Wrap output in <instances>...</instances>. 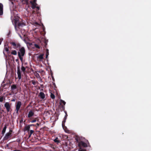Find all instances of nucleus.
<instances>
[{
    "label": "nucleus",
    "instance_id": "f257e3e1",
    "mask_svg": "<svg viewBox=\"0 0 151 151\" xmlns=\"http://www.w3.org/2000/svg\"><path fill=\"white\" fill-rule=\"evenodd\" d=\"M10 44L13 48L17 50H18L22 46L18 42L12 41L10 42Z\"/></svg>",
    "mask_w": 151,
    "mask_h": 151
},
{
    "label": "nucleus",
    "instance_id": "f03ea898",
    "mask_svg": "<svg viewBox=\"0 0 151 151\" xmlns=\"http://www.w3.org/2000/svg\"><path fill=\"white\" fill-rule=\"evenodd\" d=\"M36 1L37 0H32L30 1V2L32 5L31 7L32 9H35V8H36L39 10L40 7L39 6H37V4L36 3Z\"/></svg>",
    "mask_w": 151,
    "mask_h": 151
},
{
    "label": "nucleus",
    "instance_id": "7ed1b4c3",
    "mask_svg": "<svg viewBox=\"0 0 151 151\" xmlns=\"http://www.w3.org/2000/svg\"><path fill=\"white\" fill-rule=\"evenodd\" d=\"M18 21L17 20H15L14 21V27L16 29V27H17V24L19 27H22L25 25V23L23 22H19L18 23Z\"/></svg>",
    "mask_w": 151,
    "mask_h": 151
},
{
    "label": "nucleus",
    "instance_id": "20e7f679",
    "mask_svg": "<svg viewBox=\"0 0 151 151\" xmlns=\"http://www.w3.org/2000/svg\"><path fill=\"white\" fill-rule=\"evenodd\" d=\"M19 51L18 52V53H19L20 55L22 56H24L25 53V49L24 47L21 46L20 48L18 49Z\"/></svg>",
    "mask_w": 151,
    "mask_h": 151
},
{
    "label": "nucleus",
    "instance_id": "39448f33",
    "mask_svg": "<svg viewBox=\"0 0 151 151\" xmlns=\"http://www.w3.org/2000/svg\"><path fill=\"white\" fill-rule=\"evenodd\" d=\"M22 105V102L20 101H18L16 103V113L17 114L18 113V112L20 109V108Z\"/></svg>",
    "mask_w": 151,
    "mask_h": 151
},
{
    "label": "nucleus",
    "instance_id": "423d86ee",
    "mask_svg": "<svg viewBox=\"0 0 151 151\" xmlns=\"http://www.w3.org/2000/svg\"><path fill=\"white\" fill-rule=\"evenodd\" d=\"M18 77L19 80L21 79V71L20 70V66L18 65L17 67V72Z\"/></svg>",
    "mask_w": 151,
    "mask_h": 151
},
{
    "label": "nucleus",
    "instance_id": "0eeeda50",
    "mask_svg": "<svg viewBox=\"0 0 151 151\" xmlns=\"http://www.w3.org/2000/svg\"><path fill=\"white\" fill-rule=\"evenodd\" d=\"M78 145V146L80 147L81 146L84 147H87V144L82 141L79 142Z\"/></svg>",
    "mask_w": 151,
    "mask_h": 151
},
{
    "label": "nucleus",
    "instance_id": "6e6552de",
    "mask_svg": "<svg viewBox=\"0 0 151 151\" xmlns=\"http://www.w3.org/2000/svg\"><path fill=\"white\" fill-rule=\"evenodd\" d=\"M4 106L6 108L7 112L9 111L11 108L9 103L8 102H6L4 104Z\"/></svg>",
    "mask_w": 151,
    "mask_h": 151
},
{
    "label": "nucleus",
    "instance_id": "1a4fd4ad",
    "mask_svg": "<svg viewBox=\"0 0 151 151\" xmlns=\"http://www.w3.org/2000/svg\"><path fill=\"white\" fill-rule=\"evenodd\" d=\"M12 133L11 132H8L6 133L4 138V140H7L11 136Z\"/></svg>",
    "mask_w": 151,
    "mask_h": 151
},
{
    "label": "nucleus",
    "instance_id": "9d476101",
    "mask_svg": "<svg viewBox=\"0 0 151 151\" xmlns=\"http://www.w3.org/2000/svg\"><path fill=\"white\" fill-rule=\"evenodd\" d=\"M60 104L62 108V109L64 110L65 109L64 105H65L66 103L63 100L60 99Z\"/></svg>",
    "mask_w": 151,
    "mask_h": 151
},
{
    "label": "nucleus",
    "instance_id": "9b49d317",
    "mask_svg": "<svg viewBox=\"0 0 151 151\" xmlns=\"http://www.w3.org/2000/svg\"><path fill=\"white\" fill-rule=\"evenodd\" d=\"M3 14V4L0 3V16H1Z\"/></svg>",
    "mask_w": 151,
    "mask_h": 151
},
{
    "label": "nucleus",
    "instance_id": "f8f14e48",
    "mask_svg": "<svg viewBox=\"0 0 151 151\" xmlns=\"http://www.w3.org/2000/svg\"><path fill=\"white\" fill-rule=\"evenodd\" d=\"M34 111H33L32 110L30 111L28 113V118L31 117L34 115Z\"/></svg>",
    "mask_w": 151,
    "mask_h": 151
},
{
    "label": "nucleus",
    "instance_id": "ddd939ff",
    "mask_svg": "<svg viewBox=\"0 0 151 151\" xmlns=\"http://www.w3.org/2000/svg\"><path fill=\"white\" fill-rule=\"evenodd\" d=\"M39 96H40V98L42 99H44L45 97V94L42 92H40V93Z\"/></svg>",
    "mask_w": 151,
    "mask_h": 151
},
{
    "label": "nucleus",
    "instance_id": "4468645a",
    "mask_svg": "<svg viewBox=\"0 0 151 151\" xmlns=\"http://www.w3.org/2000/svg\"><path fill=\"white\" fill-rule=\"evenodd\" d=\"M30 128V127L29 125H28L25 126L24 128V131H27L28 132H29Z\"/></svg>",
    "mask_w": 151,
    "mask_h": 151
},
{
    "label": "nucleus",
    "instance_id": "2eb2a0df",
    "mask_svg": "<svg viewBox=\"0 0 151 151\" xmlns=\"http://www.w3.org/2000/svg\"><path fill=\"white\" fill-rule=\"evenodd\" d=\"M11 90L12 91L14 90L17 89V87L16 85L15 84L12 85L11 87Z\"/></svg>",
    "mask_w": 151,
    "mask_h": 151
},
{
    "label": "nucleus",
    "instance_id": "dca6fc26",
    "mask_svg": "<svg viewBox=\"0 0 151 151\" xmlns=\"http://www.w3.org/2000/svg\"><path fill=\"white\" fill-rule=\"evenodd\" d=\"M6 128V125H5L2 131V134L3 135H4V134L5 132Z\"/></svg>",
    "mask_w": 151,
    "mask_h": 151
},
{
    "label": "nucleus",
    "instance_id": "f3484780",
    "mask_svg": "<svg viewBox=\"0 0 151 151\" xmlns=\"http://www.w3.org/2000/svg\"><path fill=\"white\" fill-rule=\"evenodd\" d=\"M43 55H44L43 54H40L37 57V59L40 60H42L43 59Z\"/></svg>",
    "mask_w": 151,
    "mask_h": 151
},
{
    "label": "nucleus",
    "instance_id": "a211bd4d",
    "mask_svg": "<svg viewBox=\"0 0 151 151\" xmlns=\"http://www.w3.org/2000/svg\"><path fill=\"white\" fill-rule=\"evenodd\" d=\"M4 50H5L6 52H7V53L9 52V47L8 45H4Z\"/></svg>",
    "mask_w": 151,
    "mask_h": 151
},
{
    "label": "nucleus",
    "instance_id": "6ab92c4d",
    "mask_svg": "<svg viewBox=\"0 0 151 151\" xmlns=\"http://www.w3.org/2000/svg\"><path fill=\"white\" fill-rule=\"evenodd\" d=\"M21 70L24 73L26 70V68L24 66H23V63H22L21 68Z\"/></svg>",
    "mask_w": 151,
    "mask_h": 151
},
{
    "label": "nucleus",
    "instance_id": "aec40b11",
    "mask_svg": "<svg viewBox=\"0 0 151 151\" xmlns=\"http://www.w3.org/2000/svg\"><path fill=\"white\" fill-rule=\"evenodd\" d=\"M34 74L35 75L37 78H41V77L39 74L38 73H37V72H36Z\"/></svg>",
    "mask_w": 151,
    "mask_h": 151
},
{
    "label": "nucleus",
    "instance_id": "412c9836",
    "mask_svg": "<svg viewBox=\"0 0 151 151\" xmlns=\"http://www.w3.org/2000/svg\"><path fill=\"white\" fill-rule=\"evenodd\" d=\"M34 132V131L33 130H30L28 132L29 137H30L31 136L32 134Z\"/></svg>",
    "mask_w": 151,
    "mask_h": 151
},
{
    "label": "nucleus",
    "instance_id": "4be33fe9",
    "mask_svg": "<svg viewBox=\"0 0 151 151\" xmlns=\"http://www.w3.org/2000/svg\"><path fill=\"white\" fill-rule=\"evenodd\" d=\"M19 57V58L20 59V60L22 62H23V58H22V56H21L20 55V54L19 53H18V55Z\"/></svg>",
    "mask_w": 151,
    "mask_h": 151
},
{
    "label": "nucleus",
    "instance_id": "5701e85b",
    "mask_svg": "<svg viewBox=\"0 0 151 151\" xmlns=\"http://www.w3.org/2000/svg\"><path fill=\"white\" fill-rule=\"evenodd\" d=\"M11 53L12 55H16L17 54V52L15 50H12Z\"/></svg>",
    "mask_w": 151,
    "mask_h": 151
},
{
    "label": "nucleus",
    "instance_id": "b1692460",
    "mask_svg": "<svg viewBox=\"0 0 151 151\" xmlns=\"http://www.w3.org/2000/svg\"><path fill=\"white\" fill-rule=\"evenodd\" d=\"M49 50L48 49L46 50V58H47L49 55Z\"/></svg>",
    "mask_w": 151,
    "mask_h": 151
},
{
    "label": "nucleus",
    "instance_id": "393cba45",
    "mask_svg": "<svg viewBox=\"0 0 151 151\" xmlns=\"http://www.w3.org/2000/svg\"><path fill=\"white\" fill-rule=\"evenodd\" d=\"M54 141L55 142L58 143L60 142V141L58 140V138L57 137H56L55 139L54 140Z\"/></svg>",
    "mask_w": 151,
    "mask_h": 151
},
{
    "label": "nucleus",
    "instance_id": "a878e982",
    "mask_svg": "<svg viewBox=\"0 0 151 151\" xmlns=\"http://www.w3.org/2000/svg\"><path fill=\"white\" fill-rule=\"evenodd\" d=\"M50 97L52 99H54L55 98V96L53 94L51 93L50 94Z\"/></svg>",
    "mask_w": 151,
    "mask_h": 151
},
{
    "label": "nucleus",
    "instance_id": "bb28decb",
    "mask_svg": "<svg viewBox=\"0 0 151 151\" xmlns=\"http://www.w3.org/2000/svg\"><path fill=\"white\" fill-rule=\"evenodd\" d=\"M32 84L34 85H35L36 83H38V82L37 81L35 82L34 80H32L31 81Z\"/></svg>",
    "mask_w": 151,
    "mask_h": 151
},
{
    "label": "nucleus",
    "instance_id": "cd10ccee",
    "mask_svg": "<svg viewBox=\"0 0 151 151\" xmlns=\"http://www.w3.org/2000/svg\"><path fill=\"white\" fill-rule=\"evenodd\" d=\"M34 46H35V47L37 48H38V49H40V47L39 46L37 45V44H35L34 45Z\"/></svg>",
    "mask_w": 151,
    "mask_h": 151
},
{
    "label": "nucleus",
    "instance_id": "c85d7f7f",
    "mask_svg": "<svg viewBox=\"0 0 151 151\" xmlns=\"http://www.w3.org/2000/svg\"><path fill=\"white\" fill-rule=\"evenodd\" d=\"M24 1L25 2L27 5H28L29 4L28 0H24Z\"/></svg>",
    "mask_w": 151,
    "mask_h": 151
},
{
    "label": "nucleus",
    "instance_id": "c756f323",
    "mask_svg": "<svg viewBox=\"0 0 151 151\" xmlns=\"http://www.w3.org/2000/svg\"><path fill=\"white\" fill-rule=\"evenodd\" d=\"M44 43H45V47L46 48V46L47 45V40H45V41L44 42Z\"/></svg>",
    "mask_w": 151,
    "mask_h": 151
},
{
    "label": "nucleus",
    "instance_id": "7c9ffc66",
    "mask_svg": "<svg viewBox=\"0 0 151 151\" xmlns=\"http://www.w3.org/2000/svg\"><path fill=\"white\" fill-rule=\"evenodd\" d=\"M79 151H86V149H82L80 147V149L79 150Z\"/></svg>",
    "mask_w": 151,
    "mask_h": 151
},
{
    "label": "nucleus",
    "instance_id": "2f4dec72",
    "mask_svg": "<svg viewBox=\"0 0 151 151\" xmlns=\"http://www.w3.org/2000/svg\"><path fill=\"white\" fill-rule=\"evenodd\" d=\"M65 120H64V119L63 121L62 124V125L63 127V126L64 125V123L65 122Z\"/></svg>",
    "mask_w": 151,
    "mask_h": 151
},
{
    "label": "nucleus",
    "instance_id": "473e14b6",
    "mask_svg": "<svg viewBox=\"0 0 151 151\" xmlns=\"http://www.w3.org/2000/svg\"><path fill=\"white\" fill-rule=\"evenodd\" d=\"M3 101V97H1L0 98V102H2Z\"/></svg>",
    "mask_w": 151,
    "mask_h": 151
},
{
    "label": "nucleus",
    "instance_id": "72a5a7b5",
    "mask_svg": "<svg viewBox=\"0 0 151 151\" xmlns=\"http://www.w3.org/2000/svg\"><path fill=\"white\" fill-rule=\"evenodd\" d=\"M36 121V119H34L33 120H32L31 121V122L32 123L35 122Z\"/></svg>",
    "mask_w": 151,
    "mask_h": 151
},
{
    "label": "nucleus",
    "instance_id": "f704fd0d",
    "mask_svg": "<svg viewBox=\"0 0 151 151\" xmlns=\"http://www.w3.org/2000/svg\"><path fill=\"white\" fill-rule=\"evenodd\" d=\"M67 116H68L67 114V113H66L65 115V117L64 118V120L66 119Z\"/></svg>",
    "mask_w": 151,
    "mask_h": 151
},
{
    "label": "nucleus",
    "instance_id": "c9c22d12",
    "mask_svg": "<svg viewBox=\"0 0 151 151\" xmlns=\"http://www.w3.org/2000/svg\"><path fill=\"white\" fill-rule=\"evenodd\" d=\"M3 40V38H0V45L1 44V42Z\"/></svg>",
    "mask_w": 151,
    "mask_h": 151
},
{
    "label": "nucleus",
    "instance_id": "e433bc0d",
    "mask_svg": "<svg viewBox=\"0 0 151 151\" xmlns=\"http://www.w3.org/2000/svg\"><path fill=\"white\" fill-rule=\"evenodd\" d=\"M9 5L11 7H13L14 6V4L11 5V4H9Z\"/></svg>",
    "mask_w": 151,
    "mask_h": 151
},
{
    "label": "nucleus",
    "instance_id": "4c0bfd02",
    "mask_svg": "<svg viewBox=\"0 0 151 151\" xmlns=\"http://www.w3.org/2000/svg\"><path fill=\"white\" fill-rule=\"evenodd\" d=\"M10 4H11V5L14 4L13 2L12 1H10Z\"/></svg>",
    "mask_w": 151,
    "mask_h": 151
},
{
    "label": "nucleus",
    "instance_id": "58836bf2",
    "mask_svg": "<svg viewBox=\"0 0 151 151\" xmlns=\"http://www.w3.org/2000/svg\"><path fill=\"white\" fill-rule=\"evenodd\" d=\"M12 129H10L9 131V132H11L12 133Z\"/></svg>",
    "mask_w": 151,
    "mask_h": 151
},
{
    "label": "nucleus",
    "instance_id": "ea45409f",
    "mask_svg": "<svg viewBox=\"0 0 151 151\" xmlns=\"http://www.w3.org/2000/svg\"><path fill=\"white\" fill-rule=\"evenodd\" d=\"M11 101H15V99H13L11 100Z\"/></svg>",
    "mask_w": 151,
    "mask_h": 151
},
{
    "label": "nucleus",
    "instance_id": "a19ab883",
    "mask_svg": "<svg viewBox=\"0 0 151 151\" xmlns=\"http://www.w3.org/2000/svg\"><path fill=\"white\" fill-rule=\"evenodd\" d=\"M29 125V126H35V125L34 124H30V125Z\"/></svg>",
    "mask_w": 151,
    "mask_h": 151
},
{
    "label": "nucleus",
    "instance_id": "79ce46f5",
    "mask_svg": "<svg viewBox=\"0 0 151 151\" xmlns=\"http://www.w3.org/2000/svg\"><path fill=\"white\" fill-rule=\"evenodd\" d=\"M65 131V132H67V133H68V132H69L68 130H66Z\"/></svg>",
    "mask_w": 151,
    "mask_h": 151
},
{
    "label": "nucleus",
    "instance_id": "37998d69",
    "mask_svg": "<svg viewBox=\"0 0 151 151\" xmlns=\"http://www.w3.org/2000/svg\"><path fill=\"white\" fill-rule=\"evenodd\" d=\"M22 121H23V120H22V119L20 121V123H21L22 122Z\"/></svg>",
    "mask_w": 151,
    "mask_h": 151
},
{
    "label": "nucleus",
    "instance_id": "c03bdc74",
    "mask_svg": "<svg viewBox=\"0 0 151 151\" xmlns=\"http://www.w3.org/2000/svg\"><path fill=\"white\" fill-rule=\"evenodd\" d=\"M36 125H37V126H39V124L38 123H37V124H36Z\"/></svg>",
    "mask_w": 151,
    "mask_h": 151
},
{
    "label": "nucleus",
    "instance_id": "a18cd8bd",
    "mask_svg": "<svg viewBox=\"0 0 151 151\" xmlns=\"http://www.w3.org/2000/svg\"><path fill=\"white\" fill-rule=\"evenodd\" d=\"M16 62H17V61H18V59H16Z\"/></svg>",
    "mask_w": 151,
    "mask_h": 151
},
{
    "label": "nucleus",
    "instance_id": "49530a36",
    "mask_svg": "<svg viewBox=\"0 0 151 151\" xmlns=\"http://www.w3.org/2000/svg\"><path fill=\"white\" fill-rule=\"evenodd\" d=\"M76 140L77 141V142L78 141V139H76Z\"/></svg>",
    "mask_w": 151,
    "mask_h": 151
},
{
    "label": "nucleus",
    "instance_id": "de8ad7c7",
    "mask_svg": "<svg viewBox=\"0 0 151 151\" xmlns=\"http://www.w3.org/2000/svg\"><path fill=\"white\" fill-rule=\"evenodd\" d=\"M38 72L39 73H40V72H41L40 71H38Z\"/></svg>",
    "mask_w": 151,
    "mask_h": 151
},
{
    "label": "nucleus",
    "instance_id": "09e8293b",
    "mask_svg": "<svg viewBox=\"0 0 151 151\" xmlns=\"http://www.w3.org/2000/svg\"><path fill=\"white\" fill-rule=\"evenodd\" d=\"M10 1H12L13 0H9Z\"/></svg>",
    "mask_w": 151,
    "mask_h": 151
},
{
    "label": "nucleus",
    "instance_id": "8fccbe9b",
    "mask_svg": "<svg viewBox=\"0 0 151 151\" xmlns=\"http://www.w3.org/2000/svg\"><path fill=\"white\" fill-rule=\"evenodd\" d=\"M87 142H88V143H89V142H88V140H87Z\"/></svg>",
    "mask_w": 151,
    "mask_h": 151
}]
</instances>
